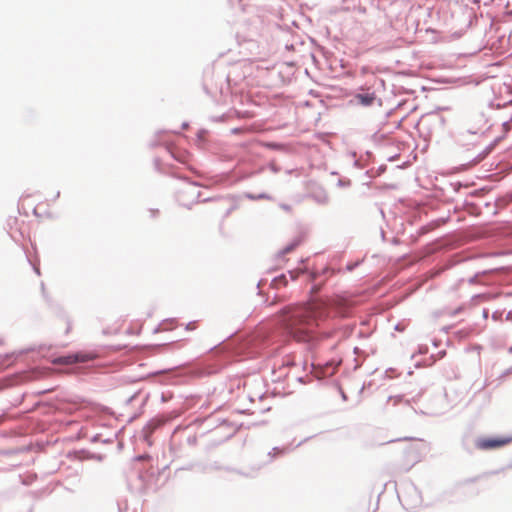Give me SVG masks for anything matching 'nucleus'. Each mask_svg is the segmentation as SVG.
<instances>
[{"label": "nucleus", "mask_w": 512, "mask_h": 512, "mask_svg": "<svg viewBox=\"0 0 512 512\" xmlns=\"http://www.w3.org/2000/svg\"><path fill=\"white\" fill-rule=\"evenodd\" d=\"M281 313L285 329L295 340L302 342L312 339L319 321L325 317L324 309L318 303L288 307Z\"/></svg>", "instance_id": "obj_1"}, {"label": "nucleus", "mask_w": 512, "mask_h": 512, "mask_svg": "<svg viewBox=\"0 0 512 512\" xmlns=\"http://www.w3.org/2000/svg\"><path fill=\"white\" fill-rule=\"evenodd\" d=\"M509 442L508 438H482L476 442V446L481 450H490L503 447Z\"/></svg>", "instance_id": "obj_2"}, {"label": "nucleus", "mask_w": 512, "mask_h": 512, "mask_svg": "<svg viewBox=\"0 0 512 512\" xmlns=\"http://www.w3.org/2000/svg\"><path fill=\"white\" fill-rule=\"evenodd\" d=\"M92 358L93 357L89 354L76 353V354H72V355L58 357L53 362L55 364L70 365V364H74L77 362H87V361L91 360Z\"/></svg>", "instance_id": "obj_3"}, {"label": "nucleus", "mask_w": 512, "mask_h": 512, "mask_svg": "<svg viewBox=\"0 0 512 512\" xmlns=\"http://www.w3.org/2000/svg\"><path fill=\"white\" fill-rule=\"evenodd\" d=\"M358 102L364 106L371 105L375 100V95L373 93L371 94H357L355 97Z\"/></svg>", "instance_id": "obj_4"}, {"label": "nucleus", "mask_w": 512, "mask_h": 512, "mask_svg": "<svg viewBox=\"0 0 512 512\" xmlns=\"http://www.w3.org/2000/svg\"><path fill=\"white\" fill-rule=\"evenodd\" d=\"M286 284H287V281H286V278H285V276H284V275H283V276H281V277H279V278L274 279V281H273V285H274L276 288H278V287H279V286H281V285L285 286Z\"/></svg>", "instance_id": "obj_5"}]
</instances>
